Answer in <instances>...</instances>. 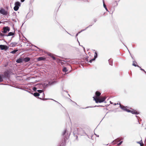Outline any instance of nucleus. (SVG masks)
<instances>
[{
  "label": "nucleus",
  "mask_w": 146,
  "mask_h": 146,
  "mask_svg": "<svg viewBox=\"0 0 146 146\" xmlns=\"http://www.w3.org/2000/svg\"><path fill=\"white\" fill-rule=\"evenodd\" d=\"M13 70L11 69H9L6 70L4 73L3 75L6 78H8V80H7L8 81V83L10 81L9 78L11 75L13 74Z\"/></svg>",
  "instance_id": "nucleus-1"
},
{
  "label": "nucleus",
  "mask_w": 146,
  "mask_h": 146,
  "mask_svg": "<svg viewBox=\"0 0 146 146\" xmlns=\"http://www.w3.org/2000/svg\"><path fill=\"white\" fill-rule=\"evenodd\" d=\"M55 83L54 81H47L46 83H43L42 84H40V86H42L44 89H45L49 86H50L53 85Z\"/></svg>",
  "instance_id": "nucleus-2"
},
{
  "label": "nucleus",
  "mask_w": 146,
  "mask_h": 146,
  "mask_svg": "<svg viewBox=\"0 0 146 146\" xmlns=\"http://www.w3.org/2000/svg\"><path fill=\"white\" fill-rule=\"evenodd\" d=\"M78 133L81 135H86L88 138H90L88 135H87L86 133L85 132V131L82 128H77L76 129Z\"/></svg>",
  "instance_id": "nucleus-3"
},
{
  "label": "nucleus",
  "mask_w": 146,
  "mask_h": 146,
  "mask_svg": "<svg viewBox=\"0 0 146 146\" xmlns=\"http://www.w3.org/2000/svg\"><path fill=\"white\" fill-rule=\"evenodd\" d=\"M21 3L19 1H16L15 3V6L13 9L15 11H17L21 6Z\"/></svg>",
  "instance_id": "nucleus-4"
},
{
  "label": "nucleus",
  "mask_w": 146,
  "mask_h": 146,
  "mask_svg": "<svg viewBox=\"0 0 146 146\" xmlns=\"http://www.w3.org/2000/svg\"><path fill=\"white\" fill-rule=\"evenodd\" d=\"M7 80H8V78H6L4 75L2 74H0V82H4L5 80H6L7 82L8 83Z\"/></svg>",
  "instance_id": "nucleus-5"
},
{
  "label": "nucleus",
  "mask_w": 146,
  "mask_h": 146,
  "mask_svg": "<svg viewBox=\"0 0 146 146\" xmlns=\"http://www.w3.org/2000/svg\"><path fill=\"white\" fill-rule=\"evenodd\" d=\"M67 130L66 129H65L62 132V135L63 137L64 138L68 139L69 138V136H67L68 133H67Z\"/></svg>",
  "instance_id": "nucleus-6"
},
{
  "label": "nucleus",
  "mask_w": 146,
  "mask_h": 146,
  "mask_svg": "<svg viewBox=\"0 0 146 146\" xmlns=\"http://www.w3.org/2000/svg\"><path fill=\"white\" fill-rule=\"evenodd\" d=\"M0 49L6 51L9 48V46L5 45L0 44Z\"/></svg>",
  "instance_id": "nucleus-7"
},
{
  "label": "nucleus",
  "mask_w": 146,
  "mask_h": 146,
  "mask_svg": "<svg viewBox=\"0 0 146 146\" xmlns=\"http://www.w3.org/2000/svg\"><path fill=\"white\" fill-rule=\"evenodd\" d=\"M0 13L3 15H6L8 14V11L1 8L0 9Z\"/></svg>",
  "instance_id": "nucleus-8"
},
{
  "label": "nucleus",
  "mask_w": 146,
  "mask_h": 146,
  "mask_svg": "<svg viewBox=\"0 0 146 146\" xmlns=\"http://www.w3.org/2000/svg\"><path fill=\"white\" fill-rule=\"evenodd\" d=\"M67 139L64 138L59 143L58 146H65Z\"/></svg>",
  "instance_id": "nucleus-9"
},
{
  "label": "nucleus",
  "mask_w": 146,
  "mask_h": 146,
  "mask_svg": "<svg viewBox=\"0 0 146 146\" xmlns=\"http://www.w3.org/2000/svg\"><path fill=\"white\" fill-rule=\"evenodd\" d=\"M127 112H130L132 114L138 115L139 114V112L137 111L134 110H129L128 109Z\"/></svg>",
  "instance_id": "nucleus-10"
},
{
  "label": "nucleus",
  "mask_w": 146,
  "mask_h": 146,
  "mask_svg": "<svg viewBox=\"0 0 146 146\" xmlns=\"http://www.w3.org/2000/svg\"><path fill=\"white\" fill-rule=\"evenodd\" d=\"M3 29L4 30L2 31V32L4 33H6L10 31V28L8 26L5 27Z\"/></svg>",
  "instance_id": "nucleus-11"
},
{
  "label": "nucleus",
  "mask_w": 146,
  "mask_h": 146,
  "mask_svg": "<svg viewBox=\"0 0 146 146\" xmlns=\"http://www.w3.org/2000/svg\"><path fill=\"white\" fill-rule=\"evenodd\" d=\"M62 71L63 72H65V73L63 74V76H64L68 73V72L66 73L68 71V70L67 69L66 67H64L62 69Z\"/></svg>",
  "instance_id": "nucleus-12"
},
{
  "label": "nucleus",
  "mask_w": 146,
  "mask_h": 146,
  "mask_svg": "<svg viewBox=\"0 0 146 146\" xmlns=\"http://www.w3.org/2000/svg\"><path fill=\"white\" fill-rule=\"evenodd\" d=\"M119 107L123 110L127 111V109L126 108V107L124 106L123 105H120Z\"/></svg>",
  "instance_id": "nucleus-13"
},
{
  "label": "nucleus",
  "mask_w": 146,
  "mask_h": 146,
  "mask_svg": "<svg viewBox=\"0 0 146 146\" xmlns=\"http://www.w3.org/2000/svg\"><path fill=\"white\" fill-rule=\"evenodd\" d=\"M48 55L52 58L54 60H56V58L54 56V55L51 53H49L48 54Z\"/></svg>",
  "instance_id": "nucleus-14"
},
{
  "label": "nucleus",
  "mask_w": 146,
  "mask_h": 146,
  "mask_svg": "<svg viewBox=\"0 0 146 146\" xmlns=\"http://www.w3.org/2000/svg\"><path fill=\"white\" fill-rule=\"evenodd\" d=\"M96 99L98 100V102H99V103H102V102H104V101L106 100V98H102L101 100L98 98H96Z\"/></svg>",
  "instance_id": "nucleus-15"
},
{
  "label": "nucleus",
  "mask_w": 146,
  "mask_h": 146,
  "mask_svg": "<svg viewBox=\"0 0 146 146\" xmlns=\"http://www.w3.org/2000/svg\"><path fill=\"white\" fill-rule=\"evenodd\" d=\"M46 58L44 57H40L37 58V60L38 61H40L42 60L44 61L46 60Z\"/></svg>",
  "instance_id": "nucleus-16"
},
{
  "label": "nucleus",
  "mask_w": 146,
  "mask_h": 146,
  "mask_svg": "<svg viewBox=\"0 0 146 146\" xmlns=\"http://www.w3.org/2000/svg\"><path fill=\"white\" fill-rule=\"evenodd\" d=\"M38 98L39 99H40L41 100H44V101L46 100H48V99L52 100H53L54 101H55V102H56L57 103H59V104H60L62 106V105L60 104L59 102H58L56 101V100H54L53 99H48V98H44V99H42L41 98L39 97V96L38 97Z\"/></svg>",
  "instance_id": "nucleus-17"
},
{
  "label": "nucleus",
  "mask_w": 146,
  "mask_h": 146,
  "mask_svg": "<svg viewBox=\"0 0 146 146\" xmlns=\"http://www.w3.org/2000/svg\"><path fill=\"white\" fill-rule=\"evenodd\" d=\"M38 93H39V94L40 95V94L42 93V94L43 95V96L42 97V98L44 97V94L43 92V90H37V91Z\"/></svg>",
  "instance_id": "nucleus-18"
},
{
  "label": "nucleus",
  "mask_w": 146,
  "mask_h": 146,
  "mask_svg": "<svg viewBox=\"0 0 146 146\" xmlns=\"http://www.w3.org/2000/svg\"><path fill=\"white\" fill-rule=\"evenodd\" d=\"M23 62H27L30 61V58L29 57H26L25 58H23Z\"/></svg>",
  "instance_id": "nucleus-19"
},
{
  "label": "nucleus",
  "mask_w": 146,
  "mask_h": 146,
  "mask_svg": "<svg viewBox=\"0 0 146 146\" xmlns=\"http://www.w3.org/2000/svg\"><path fill=\"white\" fill-rule=\"evenodd\" d=\"M23 62V58H20L16 60V62L17 63H22Z\"/></svg>",
  "instance_id": "nucleus-20"
},
{
  "label": "nucleus",
  "mask_w": 146,
  "mask_h": 146,
  "mask_svg": "<svg viewBox=\"0 0 146 146\" xmlns=\"http://www.w3.org/2000/svg\"><path fill=\"white\" fill-rule=\"evenodd\" d=\"M108 61L109 65L111 66H113V60L111 58H110L108 60Z\"/></svg>",
  "instance_id": "nucleus-21"
},
{
  "label": "nucleus",
  "mask_w": 146,
  "mask_h": 146,
  "mask_svg": "<svg viewBox=\"0 0 146 146\" xmlns=\"http://www.w3.org/2000/svg\"><path fill=\"white\" fill-rule=\"evenodd\" d=\"M57 60H58L61 63V64L62 65H64V64H65V62H63L62 61L66 62H67V61L64 60H61L59 59H58Z\"/></svg>",
  "instance_id": "nucleus-22"
},
{
  "label": "nucleus",
  "mask_w": 146,
  "mask_h": 146,
  "mask_svg": "<svg viewBox=\"0 0 146 146\" xmlns=\"http://www.w3.org/2000/svg\"><path fill=\"white\" fill-rule=\"evenodd\" d=\"M35 97H38L40 95L39 94V93L37 92H36L34 93H33L32 94Z\"/></svg>",
  "instance_id": "nucleus-23"
},
{
  "label": "nucleus",
  "mask_w": 146,
  "mask_h": 146,
  "mask_svg": "<svg viewBox=\"0 0 146 146\" xmlns=\"http://www.w3.org/2000/svg\"><path fill=\"white\" fill-rule=\"evenodd\" d=\"M101 95V93L99 91H97L95 92V96H99Z\"/></svg>",
  "instance_id": "nucleus-24"
},
{
  "label": "nucleus",
  "mask_w": 146,
  "mask_h": 146,
  "mask_svg": "<svg viewBox=\"0 0 146 146\" xmlns=\"http://www.w3.org/2000/svg\"><path fill=\"white\" fill-rule=\"evenodd\" d=\"M133 63L132 64V65L135 66V67H140V66L137 64H137V63L135 61H133Z\"/></svg>",
  "instance_id": "nucleus-25"
},
{
  "label": "nucleus",
  "mask_w": 146,
  "mask_h": 146,
  "mask_svg": "<svg viewBox=\"0 0 146 146\" xmlns=\"http://www.w3.org/2000/svg\"><path fill=\"white\" fill-rule=\"evenodd\" d=\"M14 35V34L12 32H10L8 33L7 35H5V36H13Z\"/></svg>",
  "instance_id": "nucleus-26"
},
{
  "label": "nucleus",
  "mask_w": 146,
  "mask_h": 146,
  "mask_svg": "<svg viewBox=\"0 0 146 146\" xmlns=\"http://www.w3.org/2000/svg\"><path fill=\"white\" fill-rule=\"evenodd\" d=\"M17 44L16 42H12L10 44V46L12 47H14Z\"/></svg>",
  "instance_id": "nucleus-27"
},
{
  "label": "nucleus",
  "mask_w": 146,
  "mask_h": 146,
  "mask_svg": "<svg viewBox=\"0 0 146 146\" xmlns=\"http://www.w3.org/2000/svg\"><path fill=\"white\" fill-rule=\"evenodd\" d=\"M98 52L97 51H95V53H94V58L96 59L98 57Z\"/></svg>",
  "instance_id": "nucleus-28"
},
{
  "label": "nucleus",
  "mask_w": 146,
  "mask_h": 146,
  "mask_svg": "<svg viewBox=\"0 0 146 146\" xmlns=\"http://www.w3.org/2000/svg\"><path fill=\"white\" fill-rule=\"evenodd\" d=\"M137 143L140 144V146H143L142 145H143V143L142 140H141L137 142Z\"/></svg>",
  "instance_id": "nucleus-29"
},
{
  "label": "nucleus",
  "mask_w": 146,
  "mask_h": 146,
  "mask_svg": "<svg viewBox=\"0 0 146 146\" xmlns=\"http://www.w3.org/2000/svg\"><path fill=\"white\" fill-rule=\"evenodd\" d=\"M96 97H95L94 96L93 97V98L94 99V100L95 101V102L96 103H99V102H98V100H98L96 99Z\"/></svg>",
  "instance_id": "nucleus-30"
},
{
  "label": "nucleus",
  "mask_w": 146,
  "mask_h": 146,
  "mask_svg": "<svg viewBox=\"0 0 146 146\" xmlns=\"http://www.w3.org/2000/svg\"><path fill=\"white\" fill-rule=\"evenodd\" d=\"M25 91L27 92L28 93H30L32 94H33V93H31V92H33V91L31 90V89H29L27 90H25Z\"/></svg>",
  "instance_id": "nucleus-31"
},
{
  "label": "nucleus",
  "mask_w": 146,
  "mask_h": 146,
  "mask_svg": "<svg viewBox=\"0 0 146 146\" xmlns=\"http://www.w3.org/2000/svg\"><path fill=\"white\" fill-rule=\"evenodd\" d=\"M103 6H104V7L105 8V9L107 11H108L109 12V11L108 10V9L107 8V7H106V5L105 4H104V5H103Z\"/></svg>",
  "instance_id": "nucleus-32"
},
{
  "label": "nucleus",
  "mask_w": 146,
  "mask_h": 146,
  "mask_svg": "<svg viewBox=\"0 0 146 146\" xmlns=\"http://www.w3.org/2000/svg\"><path fill=\"white\" fill-rule=\"evenodd\" d=\"M96 59L94 58H93L92 59H91L90 60V61H89V62L90 63H91L92 62V61H95L96 60Z\"/></svg>",
  "instance_id": "nucleus-33"
},
{
  "label": "nucleus",
  "mask_w": 146,
  "mask_h": 146,
  "mask_svg": "<svg viewBox=\"0 0 146 146\" xmlns=\"http://www.w3.org/2000/svg\"><path fill=\"white\" fill-rule=\"evenodd\" d=\"M38 88L36 87H34L33 88H32V89L34 91H35V92H36L37 91V89Z\"/></svg>",
  "instance_id": "nucleus-34"
},
{
  "label": "nucleus",
  "mask_w": 146,
  "mask_h": 146,
  "mask_svg": "<svg viewBox=\"0 0 146 146\" xmlns=\"http://www.w3.org/2000/svg\"><path fill=\"white\" fill-rule=\"evenodd\" d=\"M35 47L37 48L39 50H37L38 51H42V50L41 49H40L38 47H37L35 45H33Z\"/></svg>",
  "instance_id": "nucleus-35"
},
{
  "label": "nucleus",
  "mask_w": 146,
  "mask_h": 146,
  "mask_svg": "<svg viewBox=\"0 0 146 146\" xmlns=\"http://www.w3.org/2000/svg\"><path fill=\"white\" fill-rule=\"evenodd\" d=\"M16 52L15 51V50H14L11 51L10 53L13 54H15Z\"/></svg>",
  "instance_id": "nucleus-36"
},
{
  "label": "nucleus",
  "mask_w": 146,
  "mask_h": 146,
  "mask_svg": "<svg viewBox=\"0 0 146 146\" xmlns=\"http://www.w3.org/2000/svg\"><path fill=\"white\" fill-rule=\"evenodd\" d=\"M5 35L3 34L1 32H0V36L1 37H3L4 36H5Z\"/></svg>",
  "instance_id": "nucleus-37"
},
{
  "label": "nucleus",
  "mask_w": 146,
  "mask_h": 146,
  "mask_svg": "<svg viewBox=\"0 0 146 146\" xmlns=\"http://www.w3.org/2000/svg\"><path fill=\"white\" fill-rule=\"evenodd\" d=\"M82 1L85 3H89L90 1L88 0H82Z\"/></svg>",
  "instance_id": "nucleus-38"
},
{
  "label": "nucleus",
  "mask_w": 146,
  "mask_h": 146,
  "mask_svg": "<svg viewBox=\"0 0 146 146\" xmlns=\"http://www.w3.org/2000/svg\"><path fill=\"white\" fill-rule=\"evenodd\" d=\"M123 142V141H120L119 143H118L117 144V145L118 146H119V145H121L122 144Z\"/></svg>",
  "instance_id": "nucleus-39"
},
{
  "label": "nucleus",
  "mask_w": 146,
  "mask_h": 146,
  "mask_svg": "<svg viewBox=\"0 0 146 146\" xmlns=\"http://www.w3.org/2000/svg\"><path fill=\"white\" fill-rule=\"evenodd\" d=\"M93 107H93V106H88V107H87L85 108H81L84 109H86V108H93Z\"/></svg>",
  "instance_id": "nucleus-40"
},
{
  "label": "nucleus",
  "mask_w": 146,
  "mask_h": 146,
  "mask_svg": "<svg viewBox=\"0 0 146 146\" xmlns=\"http://www.w3.org/2000/svg\"><path fill=\"white\" fill-rule=\"evenodd\" d=\"M94 24V23H92V25H90L88 26V27H86V29H87V28H88V27H90L91 26H92L93 24Z\"/></svg>",
  "instance_id": "nucleus-41"
},
{
  "label": "nucleus",
  "mask_w": 146,
  "mask_h": 146,
  "mask_svg": "<svg viewBox=\"0 0 146 146\" xmlns=\"http://www.w3.org/2000/svg\"><path fill=\"white\" fill-rule=\"evenodd\" d=\"M12 14H13V16H16V13L14 12L13 13H12Z\"/></svg>",
  "instance_id": "nucleus-42"
},
{
  "label": "nucleus",
  "mask_w": 146,
  "mask_h": 146,
  "mask_svg": "<svg viewBox=\"0 0 146 146\" xmlns=\"http://www.w3.org/2000/svg\"><path fill=\"white\" fill-rule=\"evenodd\" d=\"M64 65H65V66H67V65H69L68 63H67L66 62H65Z\"/></svg>",
  "instance_id": "nucleus-43"
},
{
  "label": "nucleus",
  "mask_w": 146,
  "mask_h": 146,
  "mask_svg": "<svg viewBox=\"0 0 146 146\" xmlns=\"http://www.w3.org/2000/svg\"><path fill=\"white\" fill-rule=\"evenodd\" d=\"M86 29H86V28L85 29H82V30H81V31H80L79 32H80V33H81V32H82V31L86 30Z\"/></svg>",
  "instance_id": "nucleus-44"
},
{
  "label": "nucleus",
  "mask_w": 146,
  "mask_h": 146,
  "mask_svg": "<svg viewBox=\"0 0 146 146\" xmlns=\"http://www.w3.org/2000/svg\"><path fill=\"white\" fill-rule=\"evenodd\" d=\"M139 68H140V69L142 71H145V70L144 69L141 68L140 67H139Z\"/></svg>",
  "instance_id": "nucleus-45"
},
{
  "label": "nucleus",
  "mask_w": 146,
  "mask_h": 146,
  "mask_svg": "<svg viewBox=\"0 0 146 146\" xmlns=\"http://www.w3.org/2000/svg\"><path fill=\"white\" fill-rule=\"evenodd\" d=\"M97 18H95L94 20V22L95 23L97 21Z\"/></svg>",
  "instance_id": "nucleus-46"
},
{
  "label": "nucleus",
  "mask_w": 146,
  "mask_h": 146,
  "mask_svg": "<svg viewBox=\"0 0 146 146\" xmlns=\"http://www.w3.org/2000/svg\"><path fill=\"white\" fill-rule=\"evenodd\" d=\"M80 33V32H79L78 33H77L76 34V37L77 36H78V34H79V33Z\"/></svg>",
  "instance_id": "nucleus-47"
},
{
  "label": "nucleus",
  "mask_w": 146,
  "mask_h": 146,
  "mask_svg": "<svg viewBox=\"0 0 146 146\" xmlns=\"http://www.w3.org/2000/svg\"><path fill=\"white\" fill-rule=\"evenodd\" d=\"M128 51H129V53H130V55H131V57L132 58V59H133V60H134V59L133 58V56H131V54L130 53V52H129V50H128Z\"/></svg>",
  "instance_id": "nucleus-48"
},
{
  "label": "nucleus",
  "mask_w": 146,
  "mask_h": 146,
  "mask_svg": "<svg viewBox=\"0 0 146 146\" xmlns=\"http://www.w3.org/2000/svg\"><path fill=\"white\" fill-rule=\"evenodd\" d=\"M85 60L87 61L88 62H89V61H88V59L87 58H85Z\"/></svg>",
  "instance_id": "nucleus-49"
},
{
  "label": "nucleus",
  "mask_w": 146,
  "mask_h": 146,
  "mask_svg": "<svg viewBox=\"0 0 146 146\" xmlns=\"http://www.w3.org/2000/svg\"><path fill=\"white\" fill-rule=\"evenodd\" d=\"M104 107L103 106H101V105H99V106H94V107Z\"/></svg>",
  "instance_id": "nucleus-50"
},
{
  "label": "nucleus",
  "mask_w": 146,
  "mask_h": 146,
  "mask_svg": "<svg viewBox=\"0 0 146 146\" xmlns=\"http://www.w3.org/2000/svg\"><path fill=\"white\" fill-rule=\"evenodd\" d=\"M60 29H64L65 30H66L63 27L61 26L60 27Z\"/></svg>",
  "instance_id": "nucleus-51"
},
{
  "label": "nucleus",
  "mask_w": 146,
  "mask_h": 146,
  "mask_svg": "<svg viewBox=\"0 0 146 146\" xmlns=\"http://www.w3.org/2000/svg\"><path fill=\"white\" fill-rule=\"evenodd\" d=\"M74 135L75 136V137H76V139H77L78 140V136L77 135H75L74 134Z\"/></svg>",
  "instance_id": "nucleus-52"
},
{
  "label": "nucleus",
  "mask_w": 146,
  "mask_h": 146,
  "mask_svg": "<svg viewBox=\"0 0 146 146\" xmlns=\"http://www.w3.org/2000/svg\"><path fill=\"white\" fill-rule=\"evenodd\" d=\"M15 50V51H16V52H17V51H18L19 50H18V48H16V49Z\"/></svg>",
  "instance_id": "nucleus-53"
},
{
  "label": "nucleus",
  "mask_w": 146,
  "mask_h": 146,
  "mask_svg": "<svg viewBox=\"0 0 146 146\" xmlns=\"http://www.w3.org/2000/svg\"><path fill=\"white\" fill-rule=\"evenodd\" d=\"M60 57L63 59H65L66 60L67 59L66 58H64L62 57Z\"/></svg>",
  "instance_id": "nucleus-54"
},
{
  "label": "nucleus",
  "mask_w": 146,
  "mask_h": 146,
  "mask_svg": "<svg viewBox=\"0 0 146 146\" xmlns=\"http://www.w3.org/2000/svg\"><path fill=\"white\" fill-rule=\"evenodd\" d=\"M25 0H21V2H23L25 1Z\"/></svg>",
  "instance_id": "nucleus-55"
},
{
  "label": "nucleus",
  "mask_w": 146,
  "mask_h": 146,
  "mask_svg": "<svg viewBox=\"0 0 146 146\" xmlns=\"http://www.w3.org/2000/svg\"><path fill=\"white\" fill-rule=\"evenodd\" d=\"M62 44H59L58 45V47H59L60 46H62Z\"/></svg>",
  "instance_id": "nucleus-56"
},
{
  "label": "nucleus",
  "mask_w": 146,
  "mask_h": 146,
  "mask_svg": "<svg viewBox=\"0 0 146 146\" xmlns=\"http://www.w3.org/2000/svg\"><path fill=\"white\" fill-rule=\"evenodd\" d=\"M24 23H23L22 24V25H21V27H20V28H21V29L22 28V27L23 26V24H24Z\"/></svg>",
  "instance_id": "nucleus-57"
},
{
  "label": "nucleus",
  "mask_w": 146,
  "mask_h": 146,
  "mask_svg": "<svg viewBox=\"0 0 146 146\" xmlns=\"http://www.w3.org/2000/svg\"><path fill=\"white\" fill-rule=\"evenodd\" d=\"M83 48V49H84V52H85V48L84 47Z\"/></svg>",
  "instance_id": "nucleus-58"
},
{
  "label": "nucleus",
  "mask_w": 146,
  "mask_h": 146,
  "mask_svg": "<svg viewBox=\"0 0 146 146\" xmlns=\"http://www.w3.org/2000/svg\"><path fill=\"white\" fill-rule=\"evenodd\" d=\"M77 41L78 42V43H79V45L80 46V43L79 42L77 38Z\"/></svg>",
  "instance_id": "nucleus-59"
},
{
  "label": "nucleus",
  "mask_w": 146,
  "mask_h": 146,
  "mask_svg": "<svg viewBox=\"0 0 146 146\" xmlns=\"http://www.w3.org/2000/svg\"><path fill=\"white\" fill-rule=\"evenodd\" d=\"M13 21H14L15 22H16V20H15V19H12V20Z\"/></svg>",
  "instance_id": "nucleus-60"
},
{
  "label": "nucleus",
  "mask_w": 146,
  "mask_h": 146,
  "mask_svg": "<svg viewBox=\"0 0 146 146\" xmlns=\"http://www.w3.org/2000/svg\"><path fill=\"white\" fill-rule=\"evenodd\" d=\"M7 64H5V65H4V67H6L7 66Z\"/></svg>",
  "instance_id": "nucleus-61"
},
{
  "label": "nucleus",
  "mask_w": 146,
  "mask_h": 146,
  "mask_svg": "<svg viewBox=\"0 0 146 146\" xmlns=\"http://www.w3.org/2000/svg\"><path fill=\"white\" fill-rule=\"evenodd\" d=\"M103 4H105V2H104V0H103Z\"/></svg>",
  "instance_id": "nucleus-62"
},
{
  "label": "nucleus",
  "mask_w": 146,
  "mask_h": 146,
  "mask_svg": "<svg viewBox=\"0 0 146 146\" xmlns=\"http://www.w3.org/2000/svg\"><path fill=\"white\" fill-rule=\"evenodd\" d=\"M110 103L111 104H113V102H111V101H110Z\"/></svg>",
  "instance_id": "nucleus-63"
},
{
  "label": "nucleus",
  "mask_w": 146,
  "mask_h": 146,
  "mask_svg": "<svg viewBox=\"0 0 146 146\" xmlns=\"http://www.w3.org/2000/svg\"><path fill=\"white\" fill-rule=\"evenodd\" d=\"M96 135V136L97 137H99V135Z\"/></svg>",
  "instance_id": "nucleus-64"
}]
</instances>
